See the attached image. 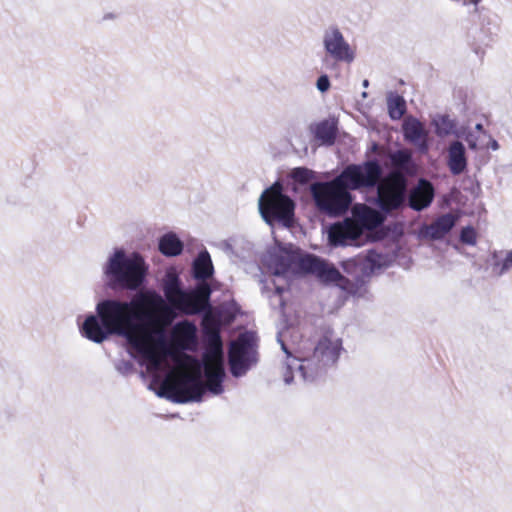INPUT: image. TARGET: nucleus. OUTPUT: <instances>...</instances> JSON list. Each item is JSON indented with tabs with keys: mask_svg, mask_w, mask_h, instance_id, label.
Wrapping results in <instances>:
<instances>
[{
	"mask_svg": "<svg viewBox=\"0 0 512 512\" xmlns=\"http://www.w3.org/2000/svg\"><path fill=\"white\" fill-rule=\"evenodd\" d=\"M162 288L167 302L151 290L137 292L130 302L100 301L97 314L85 319L83 335L95 343H102L111 335L121 336L147 361L149 371L160 370L168 348L167 330L177 316L175 310L198 314L208 306L211 294L205 282L194 290L184 291L173 269L166 272Z\"/></svg>",
	"mask_w": 512,
	"mask_h": 512,
	"instance_id": "f257e3e1",
	"label": "nucleus"
},
{
	"mask_svg": "<svg viewBox=\"0 0 512 512\" xmlns=\"http://www.w3.org/2000/svg\"><path fill=\"white\" fill-rule=\"evenodd\" d=\"M204 335L208 349L203 359V370L206 384L202 381L201 365H197L194 373H180L171 383L163 384L158 396L165 397L175 403L200 401L205 387L214 395L223 392V379L225 376L222 341L219 328L211 323H204Z\"/></svg>",
	"mask_w": 512,
	"mask_h": 512,
	"instance_id": "f03ea898",
	"label": "nucleus"
},
{
	"mask_svg": "<svg viewBox=\"0 0 512 512\" xmlns=\"http://www.w3.org/2000/svg\"><path fill=\"white\" fill-rule=\"evenodd\" d=\"M278 342L287 355L283 368L287 385L294 382L295 374L304 382L314 381L336 363L342 350V341L333 331L325 332L313 347H299L295 354L287 349L281 334L278 335Z\"/></svg>",
	"mask_w": 512,
	"mask_h": 512,
	"instance_id": "7ed1b4c3",
	"label": "nucleus"
},
{
	"mask_svg": "<svg viewBox=\"0 0 512 512\" xmlns=\"http://www.w3.org/2000/svg\"><path fill=\"white\" fill-rule=\"evenodd\" d=\"M382 168L375 160L361 164L347 165L338 175L349 190H362L377 187V204L385 212L397 209L404 200L405 183L396 178L380 182Z\"/></svg>",
	"mask_w": 512,
	"mask_h": 512,
	"instance_id": "20e7f679",
	"label": "nucleus"
},
{
	"mask_svg": "<svg viewBox=\"0 0 512 512\" xmlns=\"http://www.w3.org/2000/svg\"><path fill=\"white\" fill-rule=\"evenodd\" d=\"M265 263L272 275L282 277L285 282L297 266L301 271L316 276L323 283H337L342 279L338 269L331 263L315 255L297 258L289 253L269 254Z\"/></svg>",
	"mask_w": 512,
	"mask_h": 512,
	"instance_id": "39448f33",
	"label": "nucleus"
},
{
	"mask_svg": "<svg viewBox=\"0 0 512 512\" xmlns=\"http://www.w3.org/2000/svg\"><path fill=\"white\" fill-rule=\"evenodd\" d=\"M146 263L138 253L127 254L116 249L103 266L106 284L113 290H137L145 280Z\"/></svg>",
	"mask_w": 512,
	"mask_h": 512,
	"instance_id": "423d86ee",
	"label": "nucleus"
},
{
	"mask_svg": "<svg viewBox=\"0 0 512 512\" xmlns=\"http://www.w3.org/2000/svg\"><path fill=\"white\" fill-rule=\"evenodd\" d=\"M311 194L317 208L329 216L344 214L351 202L352 195L338 176L329 182H317L311 185Z\"/></svg>",
	"mask_w": 512,
	"mask_h": 512,
	"instance_id": "0eeeda50",
	"label": "nucleus"
},
{
	"mask_svg": "<svg viewBox=\"0 0 512 512\" xmlns=\"http://www.w3.org/2000/svg\"><path fill=\"white\" fill-rule=\"evenodd\" d=\"M259 212L263 220L273 225L279 222L285 227L293 223L295 204L293 200L282 192V185L274 183L265 189L258 201Z\"/></svg>",
	"mask_w": 512,
	"mask_h": 512,
	"instance_id": "6e6552de",
	"label": "nucleus"
},
{
	"mask_svg": "<svg viewBox=\"0 0 512 512\" xmlns=\"http://www.w3.org/2000/svg\"><path fill=\"white\" fill-rule=\"evenodd\" d=\"M324 51L323 65L329 71L338 69L339 64H352L357 57L356 47L351 45L336 24L327 26L322 33Z\"/></svg>",
	"mask_w": 512,
	"mask_h": 512,
	"instance_id": "1a4fd4ad",
	"label": "nucleus"
},
{
	"mask_svg": "<svg viewBox=\"0 0 512 512\" xmlns=\"http://www.w3.org/2000/svg\"><path fill=\"white\" fill-rule=\"evenodd\" d=\"M257 361L254 349V335L245 332L233 341L229 349V364L233 376L241 377Z\"/></svg>",
	"mask_w": 512,
	"mask_h": 512,
	"instance_id": "9d476101",
	"label": "nucleus"
},
{
	"mask_svg": "<svg viewBox=\"0 0 512 512\" xmlns=\"http://www.w3.org/2000/svg\"><path fill=\"white\" fill-rule=\"evenodd\" d=\"M361 236L362 227L351 219L333 224L328 231L329 242L333 246H359Z\"/></svg>",
	"mask_w": 512,
	"mask_h": 512,
	"instance_id": "9b49d317",
	"label": "nucleus"
},
{
	"mask_svg": "<svg viewBox=\"0 0 512 512\" xmlns=\"http://www.w3.org/2000/svg\"><path fill=\"white\" fill-rule=\"evenodd\" d=\"M404 138L416 145L420 151L426 152L428 150V131L425 129L422 122L417 118L407 117L402 125Z\"/></svg>",
	"mask_w": 512,
	"mask_h": 512,
	"instance_id": "f8f14e48",
	"label": "nucleus"
},
{
	"mask_svg": "<svg viewBox=\"0 0 512 512\" xmlns=\"http://www.w3.org/2000/svg\"><path fill=\"white\" fill-rule=\"evenodd\" d=\"M434 198V187L425 180H419L418 184L411 189L409 194V206L416 211H421L430 206Z\"/></svg>",
	"mask_w": 512,
	"mask_h": 512,
	"instance_id": "ddd939ff",
	"label": "nucleus"
},
{
	"mask_svg": "<svg viewBox=\"0 0 512 512\" xmlns=\"http://www.w3.org/2000/svg\"><path fill=\"white\" fill-rule=\"evenodd\" d=\"M196 326L185 320L175 324L171 331L174 343L182 349H190L196 344Z\"/></svg>",
	"mask_w": 512,
	"mask_h": 512,
	"instance_id": "4468645a",
	"label": "nucleus"
},
{
	"mask_svg": "<svg viewBox=\"0 0 512 512\" xmlns=\"http://www.w3.org/2000/svg\"><path fill=\"white\" fill-rule=\"evenodd\" d=\"M447 165L453 175L463 173L467 168L465 147L460 141L450 143L447 150Z\"/></svg>",
	"mask_w": 512,
	"mask_h": 512,
	"instance_id": "2eb2a0df",
	"label": "nucleus"
},
{
	"mask_svg": "<svg viewBox=\"0 0 512 512\" xmlns=\"http://www.w3.org/2000/svg\"><path fill=\"white\" fill-rule=\"evenodd\" d=\"M457 217L451 213L438 217L426 228V236L433 240H440L455 226Z\"/></svg>",
	"mask_w": 512,
	"mask_h": 512,
	"instance_id": "dca6fc26",
	"label": "nucleus"
},
{
	"mask_svg": "<svg viewBox=\"0 0 512 512\" xmlns=\"http://www.w3.org/2000/svg\"><path fill=\"white\" fill-rule=\"evenodd\" d=\"M314 137L322 144L331 145L336 138L337 127L333 121L324 120L310 127Z\"/></svg>",
	"mask_w": 512,
	"mask_h": 512,
	"instance_id": "f3484780",
	"label": "nucleus"
},
{
	"mask_svg": "<svg viewBox=\"0 0 512 512\" xmlns=\"http://www.w3.org/2000/svg\"><path fill=\"white\" fill-rule=\"evenodd\" d=\"M158 248L163 255L174 257L181 254L183 243L175 233L169 232L159 239Z\"/></svg>",
	"mask_w": 512,
	"mask_h": 512,
	"instance_id": "a211bd4d",
	"label": "nucleus"
},
{
	"mask_svg": "<svg viewBox=\"0 0 512 512\" xmlns=\"http://www.w3.org/2000/svg\"><path fill=\"white\" fill-rule=\"evenodd\" d=\"M194 277L205 281L213 274V265L209 253L204 250L199 253L193 263Z\"/></svg>",
	"mask_w": 512,
	"mask_h": 512,
	"instance_id": "6ab92c4d",
	"label": "nucleus"
},
{
	"mask_svg": "<svg viewBox=\"0 0 512 512\" xmlns=\"http://www.w3.org/2000/svg\"><path fill=\"white\" fill-rule=\"evenodd\" d=\"M431 123L434 127L435 134L440 138L449 136L455 132L456 122L449 115L436 114L432 118Z\"/></svg>",
	"mask_w": 512,
	"mask_h": 512,
	"instance_id": "aec40b11",
	"label": "nucleus"
},
{
	"mask_svg": "<svg viewBox=\"0 0 512 512\" xmlns=\"http://www.w3.org/2000/svg\"><path fill=\"white\" fill-rule=\"evenodd\" d=\"M358 221L357 222L362 227V233L364 232V229L372 230L374 228H377L379 225H381L383 218L381 215L367 207H364L362 211L358 214Z\"/></svg>",
	"mask_w": 512,
	"mask_h": 512,
	"instance_id": "412c9836",
	"label": "nucleus"
},
{
	"mask_svg": "<svg viewBox=\"0 0 512 512\" xmlns=\"http://www.w3.org/2000/svg\"><path fill=\"white\" fill-rule=\"evenodd\" d=\"M389 116L393 120H399L406 111V103L402 96L391 95L387 100Z\"/></svg>",
	"mask_w": 512,
	"mask_h": 512,
	"instance_id": "4be33fe9",
	"label": "nucleus"
},
{
	"mask_svg": "<svg viewBox=\"0 0 512 512\" xmlns=\"http://www.w3.org/2000/svg\"><path fill=\"white\" fill-rule=\"evenodd\" d=\"M272 285H273V288H274V292L271 295H267L269 297V299H270V304L274 308L283 309L285 303H284V300L282 298V293L285 290V286L282 285V284L277 283L274 280L272 282Z\"/></svg>",
	"mask_w": 512,
	"mask_h": 512,
	"instance_id": "5701e85b",
	"label": "nucleus"
},
{
	"mask_svg": "<svg viewBox=\"0 0 512 512\" xmlns=\"http://www.w3.org/2000/svg\"><path fill=\"white\" fill-rule=\"evenodd\" d=\"M411 161V154L405 150H398L391 155L392 164L399 168L405 169Z\"/></svg>",
	"mask_w": 512,
	"mask_h": 512,
	"instance_id": "b1692460",
	"label": "nucleus"
},
{
	"mask_svg": "<svg viewBox=\"0 0 512 512\" xmlns=\"http://www.w3.org/2000/svg\"><path fill=\"white\" fill-rule=\"evenodd\" d=\"M466 142L470 149L477 150V149H484V140L485 137L476 134L475 132H469L466 135Z\"/></svg>",
	"mask_w": 512,
	"mask_h": 512,
	"instance_id": "393cba45",
	"label": "nucleus"
},
{
	"mask_svg": "<svg viewBox=\"0 0 512 512\" xmlns=\"http://www.w3.org/2000/svg\"><path fill=\"white\" fill-rule=\"evenodd\" d=\"M292 177L297 182L306 183L313 178V172L307 168L298 167L292 171Z\"/></svg>",
	"mask_w": 512,
	"mask_h": 512,
	"instance_id": "a878e982",
	"label": "nucleus"
},
{
	"mask_svg": "<svg viewBox=\"0 0 512 512\" xmlns=\"http://www.w3.org/2000/svg\"><path fill=\"white\" fill-rule=\"evenodd\" d=\"M460 240L468 245L476 244V232L472 227H464L460 234Z\"/></svg>",
	"mask_w": 512,
	"mask_h": 512,
	"instance_id": "bb28decb",
	"label": "nucleus"
},
{
	"mask_svg": "<svg viewBox=\"0 0 512 512\" xmlns=\"http://www.w3.org/2000/svg\"><path fill=\"white\" fill-rule=\"evenodd\" d=\"M495 269H498V274L503 275L505 272L512 268V250L509 251L501 262H496L494 265Z\"/></svg>",
	"mask_w": 512,
	"mask_h": 512,
	"instance_id": "cd10ccee",
	"label": "nucleus"
},
{
	"mask_svg": "<svg viewBox=\"0 0 512 512\" xmlns=\"http://www.w3.org/2000/svg\"><path fill=\"white\" fill-rule=\"evenodd\" d=\"M316 87L322 93L328 91L330 88V80L328 76L324 74L318 77Z\"/></svg>",
	"mask_w": 512,
	"mask_h": 512,
	"instance_id": "c85d7f7f",
	"label": "nucleus"
},
{
	"mask_svg": "<svg viewBox=\"0 0 512 512\" xmlns=\"http://www.w3.org/2000/svg\"><path fill=\"white\" fill-rule=\"evenodd\" d=\"M484 148H490L493 151H497L499 149V144L490 135H487L484 140Z\"/></svg>",
	"mask_w": 512,
	"mask_h": 512,
	"instance_id": "c756f323",
	"label": "nucleus"
},
{
	"mask_svg": "<svg viewBox=\"0 0 512 512\" xmlns=\"http://www.w3.org/2000/svg\"><path fill=\"white\" fill-rule=\"evenodd\" d=\"M131 368H132L131 363H129V362H125V361L121 362V364H119V365L117 366V369H118L120 372H123V373H124V372H127V371H129V370H131Z\"/></svg>",
	"mask_w": 512,
	"mask_h": 512,
	"instance_id": "7c9ffc66",
	"label": "nucleus"
},
{
	"mask_svg": "<svg viewBox=\"0 0 512 512\" xmlns=\"http://www.w3.org/2000/svg\"><path fill=\"white\" fill-rule=\"evenodd\" d=\"M481 2H482V0H463V1H462V4H463L464 6H468V5H472V6H474L475 11L477 12V11H478V5H479V3H481Z\"/></svg>",
	"mask_w": 512,
	"mask_h": 512,
	"instance_id": "2f4dec72",
	"label": "nucleus"
},
{
	"mask_svg": "<svg viewBox=\"0 0 512 512\" xmlns=\"http://www.w3.org/2000/svg\"><path fill=\"white\" fill-rule=\"evenodd\" d=\"M116 18H118V13L116 12H107L103 15L102 17V20L103 21H108V20H115Z\"/></svg>",
	"mask_w": 512,
	"mask_h": 512,
	"instance_id": "473e14b6",
	"label": "nucleus"
},
{
	"mask_svg": "<svg viewBox=\"0 0 512 512\" xmlns=\"http://www.w3.org/2000/svg\"><path fill=\"white\" fill-rule=\"evenodd\" d=\"M474 132L483 137H487V135H488L487 132L483 129V125L480 123L476 124Z\"/></svg>",
	"mask_w": 512,
	"mask_h": 512,
	"instance_id": "72a5a7b5",
	"label": "nucleus"
},
{
	"mask_svg": "<svg viewBox=\"0 0 512 512\" xmlns=\"http://www.w3.org/2000/svg\"><path fill=\"white\" fill-rule=\"evenodd\" d=\"M262 284H263V286H262V291H263V293H268V292H269V290H270V287H269V285H268V282H267V281H262Z\"/></svg>",
	"mask_w": 512,
	"mask_h": 512,
	"instance_id": "f704fd0d",
	"label": "nucleus"
},
{
	"mask_svg": "<svg viewBox=\"0 0 512 512\" xmlns=\"http://www.w3.org/2000/svg\"><path fill=\"white\" fill-rule=\"evenodd\" d=\"M368 85H369L368 80H364V81H363V87H368Z\"/></svg>",
	"mask_w": 512,
	"mask_h": 512,
	"instance_id": "c9c22d12",
	"label": "nucleus"
},
{
	"mask_svg": "<svg viewBox=\"0 0 512 512\" xmlns=\"http://www.w3.org/2000/svg\"><path fill=\"white\" fill-rule=\"evenodd\" d=\"M362 96L365 98L367 96L366 92H363Z\"/></svg>",
	"mask_w": 512,
	"mask_h": 512,
	"instance_id": "e433bc0d",
	"label": "nucleus"
}]
</instances>
